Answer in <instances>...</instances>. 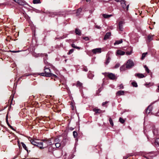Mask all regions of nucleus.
<instances>
[{
    "label": "nucleus",
    "instance_id": "4d7b16f0",
    "mask_svg": "<svg viewBox=\"0 0 159 159\" xmlns=\"http://www.w3.org/2000/svg\"><path fill=\"white\" fill-rule=\"evenodd\" d=\"M128 157H127L126 158H125V159H126V158H128Z\"/></svg>",
    "mask_w": 159,
    "mask_h": 159
},
{
    "label": "nucleus",
    "instance_id": "7c9ffc66",
    "mask_svg": "<svg viewBox=\"0 0 159 159\" xmlns=\"http://www.w3.org/2000/svg\"><path fill=\"white\" fill-rule=\"evenodd\" d=\"M109 121L110 122V124L112 126H113L114 125L113 121L111 118H110L109 119Z\"/></svg>",
    "mask_w": 159,
    "mask_h": 159
},
{
    "label": "nucleus",
    "instance_id": "58836bf2",
    "mask_svg": "<svg viewBox=\"0 0 159 159\" xmlns=\"http://www.w3.org/2000/svg\"><path fill=\"white\" fill-rule=\"evenodd\" d=\"M88 76L89 78L92 79L93 78V75H92L91 76V75L90 74H89L88 75Z\"/></svg>",
    "mask_w": 159,
    "mask_h": 159
},
{
    "label": "nucleus",
    "instance_id": "4be33fe9",
    "mask_svg": "<svg viewBox=\"0 0 159 159\" xmlns=\"http://www.w3.org/2000/svg\"><path fill=\"white\" fill-rule=\"evenodd\" d=\"M21 143L22 144V146L23 148L26 150L27 152H28V150L27 147H26L25 144H24L23 142H21Z\"/></svg>",
    "mask_w": 159,
    "mask_h": 159
},
{
    "label": "nucleus",
    "instance_id": "9d476101",
    "mask_svg": "<svg viewBox=\"0 0 159 159\" xmlns=\"http://www.w3.org/2000/svg\"><path fill=\"white\" fill-rule=\"evenodd\" d=\"M125 53V52L121 50H117L116 52V55H123Z\"/></svg>",
    "mask_w": 159,
    "mask_h": 159
},
{
    "label": "nucleus",
    "instance_id": "09e8293b",
    "mask_svg": "<svg viewBox=\"0 0 159 159\" xmlns=\"http://www.w3.org/2000/svg\"><path fill=\"white\" fill-rule=\"evenodd\" d=\"M8 125L10 126V127L11 128V129H13L12 127L9 124H8Z\"/></svg>",
    "mask_w": 159,
    "mask_h": 159
},
{
    "label": "nucleus",
    "instance_id": "0eeeda50",
    "mask_svg": "<svg viewBox=\"0 0 159 159\" xmlns=\"http://www.w3.org/2000/svg\"><path fill=\"white\" fill-rule=\"evenodd\" d=\"M30 142L33 145L36 146L37 144L38 140L36 139H33L30 137L28 138Z\"/></svg>",
    "mask_w": 159,
    "mask_h": 159
},
{
    "label": "nucleus",
    "instance_id": "6e6d98bb",
    "mask_svg": "<svg viewBox=\"0 0 159 159\" xmlns=\"http://www.w3.org/2000/svg\"><path fill=\"white\" fill-rule=\"evenodd\" d=\"M15 2H16V0H14Z\"/></svg>",
    "mask_w": 159,
    "mask_h": 159
},
{
    "label": "nucleus",
    "instance_id": "7ed1b4c3",
    "mask_svg": "<svg viewBox=\"0 0 159 159\" xmlns=\"http://www.w3.org/2000/svg\"><path fill=\"white\" fill-rule=\"evenodd\" d=\"M50 70H49V72H47V71H44L43 72H42L41 73H39V75L44 76H47V77H50L52 76V74L50 72Z\"/></svg>",
    "mask_w": 159,
    "mask_h": 159
},
{
    "label": "nucleus",
    "instance_id": "a878e982",
    "mask_svg": "<svg viewBox=\"0 0 159 159\" xmlns=\"http://www.w3.org/2000/svg\"><path fill=\"white\" fill-rule=\"evenodd\" d=\"M71 46H72V47H73V48H76V49H80V47H78L77 46L75 45L74 44H72Z\"/></svg>",
    "mask_w": 159,
    "mask_h": 159
},
{
    "label": "nucleus",
    "instance_id": "2eb2a0df",
    "mask_svg": "<svg viewBox=\"0 0 159 159\" xmlns=\"http://www.w3.org/2000/svg\"><path fill=\"white\" fill-rule=\"evenodd\" d=\"M93 111L95 112V113L96 114L97 113H100L102 112V111H101L100 109H96L94 108L93 109Z\"/></svg>",
    "mask_w": 159,
    "mask_h": 159
},
{
    "label": "nucleus",
    "instance_id": "f3484780",
    "mask_svg": "<svg viewBox=\"0 0 159 159\" xmlns=\"http://www.w3.org/2000/svg\"><path fill=\"white\" fill-rule=\"evenodd\" d=\"M124 94V92L123 91H120L117 92V95L118 96L123 95Z\"/></svg>",
    "mask_w": 159,
    "mask_h": 159
},
{
    "label": "nucleus",
    "instance_id": "bb28decb",
    "mask_svg": "<svg viewBox=\"0 0 159 159\" xmlns=\"http://www.w3.org/2000/svg\"><path fill=\"white\" fill-rule=\"evenodd\" d=\"M155 143L156 145L159 146V138L157 139H156Z\"/></svg>",
    "mask_w": 159,
    "mask_h": 159
},
{
    "label": "nucleus",
    "instance_id": "2f4dec72",
    "mask_svg": "<svg viewBox=\"0 0 159 159\" xmlns=\"http://www.w3.org/2000/svg\"><path fill=\"white\" fill-rule=\"evenodd\" d=\"M120 65L119 63H117L115 65V66L114 67V68L117 69L120 66Z\"/></svg>",
    "mask_w": 159,
    "mask_h": 159
},
{
    "label": "nucleus",
    "instance_id": "e433bc0d",
    "mask_svg": "<svg viewBox=\"0 0 159 159\" xmlns=\"http://www.w3.org/2000/svg\"><path fill=\"white\" fill-rule=\"evenodd\" d=\"M73 51H74V49H70L69 51L68 54H69V55L71 54V53H72L73 52Z\"/></svg>",
    "mask_w": 159,
    "mask_h": 159
},
{
    "label": "nucleus",
    "instance_id": "f03ea898",
    "mask_svg": "<svg viewBox=\"0 0 159 159\" xmlns=\"http://www.w3.org/2000/svg\"><path fill=\"white\" fill-rule=\"evenodd\" d=\"M43 140L44 148L47 147L48 145L52 144L51 139H45Z\"/></svg>",
    "mask_w": 159,
    "mask_h": 159
},
{
    "label": "nucleus",
    "instance_id": "b1692460",
    "mask_svg": "<svg viewBox=\"0 0 159 159\" xmlns=\"http://www.w3.org/2000/svg\"><path fill=\"white\" fill-rule=\"evenodd\" d=\"M41 2L40 0H33V3L34 4L40 3Z\"/></svg>",
    "mask_w": 159,
    "mask_h": 159
},
{
    "label": "nucleus",
    "instance_id": "39448f33",
    "mask_svg": "<svg viewBox=\"0 0 159 159\" xmlns=\"http://www.w3.org/2000/svg\"><path fill=\"white\" fill-rule=\"evenodd\" d=\"M125 23V22L124 20L120 21L118 24V29L120 31L123 30V26Z\"/></svg>",
    "mask_w": 159,
    "mask_h": 159
},
{
    "label": "nucleus",
    "instance_id": "37998d69",
    "mask_svg": "<svg viewBox=\"0 0 159 159\" xmlns=\"http://www.w3.org/2000/svg\"><path fill=\"white\" fill-rule=\"evenodd\" d=\"M50 67H47L46 66H45V69L44 70H50Z\"/></svg>",
    "mask_w": 159,
    "mask_h": 159
},
{
    "label": "nucleus",
    "instance_id": "4468645a",
    "mask_svg": "<svg viewBox=\"0 0 159 159\" xmlns=\"http://www.w3.org/2000/svg\"><path fill=\"white\" fill-rule=\"evenodd\" d=\"M111 35V33L110 32H107V33L105 35V36L104 38V39L105 40H106L107 39H109L110 36Z\"/></svg>",
    "mask_w": 159,
    "mask_h": 159
},
{
    "label": "nucleus",
    "instance_id": "5fc2aeb1",
    "mask_svg": "<svg viewBox=\"0 0 159 159\" xmlns=\"http://www.w3.org/2000/svg\"><path fill=\"white\" fill-rule=\"evenodd\" d=\"M83 70H86V68H84Z\"/></svg>",
    "mask_w": 159,
    "mask_h": 159
},
{
    "label": "nucleus",
    "instance_id": "a18cd8bd",
    "mask_svg": "<svg viewBox=\"0 0 159 159\" xmlns=\"http://www.w3.org/2000/svg\"><path fill=\"white\" fill-rule=\"evenodd\" d=\"M144 68L145 70H149L148 67L146 66V65H144Z\"/></svg>",
    "mask_w": 159,
    "mask_h": 159
},
{
    "label": "nucleus",
    "instance_id": "ddd939ff",
    "mask_svg": "<svg viewBox=\"0 0 159 159\" xmlns=\"http://www.w3.org/2000/svg\"><path fill=\"white\" fill-rule=\"evenodd\" d=\"M107 76L111 80H114L116 78L115 75L112 73H110L108 74Z\"/></svg>",
    "mask_w": 159,
    "mask_h": 159
},
{
    "label": "nucleus",
    "instance_id": "ea45409f",
    "mask_svg": "<svg viewBox=\"0 0 159 159\" xmlns=\"http://www.w3.org/2000/svg\"><path fill=\"white\" fill-rule=\"evenodd\" d=\"M108 102L107 101H106L105 102H103L102 103V105L103 106H104L106 104H107V103H108Z\"/></svg>",
    "mask_w": 159,
    "mask_h": 159
},
{
    "label": "nucleus",
    "instance_id": "8fccbe9b",
    "mask_svg": "<svg viewBox=\"0 0 159 159\" xmlns=\"http://www.w3.org/2000/svg\"><path fill=\"white\" fill-rule=\"evenodd\" d=\"M13 96L12 97H10V98L11 99V101H12V100H13Z\"/></svg>",
    "mask_w": 159,
    "mask_h": 159
},
{
    "label": "nucleus",
    "instance_id": "5701e85b",
    "mask_svg": "<svg viewBox=\"0 0 159 159\" xmlns=\"http://www.w3.org/2000/svg\"><path fill=\"white\" fill-rule=\"evenodd\" d=\"M76 85L77 87H81L82 86V83L80 82L79 81H78Z\"/></svg>",
    "mask_w": 159,
    "mask_h": 159
},
{
    "label": "nucleus",
    "instance_id": "423d86ee",
    "mask_svg": "<svg viewBox=\"0 0 159 159\" xmlns=\"http://www.w3.org/2000/svg\"><path fill=\"white\" fill-rule=\"evenodd\" d=\"M15 2L21 6H24L27 5V3L25 1L22 0H16Z\"/></svg>",
    "mask_w": 159,
    "mask_h": 159
},
{
    "label": "nucleus",
    "instance_id": "f704fd0d",
    "mask_svg": "<svg viewBox=\"0 0 159 159\" xmlns=\"http://www.w3.org/2000/svg\"><path fill=\"white\" fill-rule=\"evenodd\" d=\"M55 146L56 148H59L61 146L60 143H55Z\"/></svg>",
    "mask_w": 159,
    "mask_h": 159
},
{
    "label": "nucleus",
    "instance_id": "aec40b11",
    "mask_svg": "<svg viewBox=\"0 0 159 159\" xmlns=\"http://www.w3.org/2000/svg\"><path fill=\"white\" fill-rule=\"evenodd\" d=\"M122 42H123V41H122V39H121L119 40H117L114 43V45H115L116 44H119L120 43H122Z\"/></svg>",
    "mask_w": 159,
    "mask_h": 159
},
{
    "label": "nucleus",
    "instance_id": "a19ab883",
    "mask_svg": "<svg viewBox=\"0 0 159 159\" xmlns=\"http://www.w3.org/2000/svg\"><path fill=\"white\" fill-rule=\"evenodd\" d=\"M132 53V51L130 52H126V54L127 55H131Z\"/></svg>",
    "mask_w": 159,
    "mask_h": 159
},
{
    "label": "nucleus",
    "instance_id": "412c9836",
    "mask_svg": "<svg viewBox=\"0 0 159 159\" xmlns=\"http://www.w3.org/2000/svg\"><path fill=\"white\" fill-rule=\"evenodd\" d=\"M111 58L110 57H107L106 61L105 62V64L106 65H107L109 63V62L111 60Z\"/></svg>",
    "mask_w": 159,
    "mask_h": 159
},
{
    "label": "nucleus",
    "instance_id": "1a4fd4ad",
    "mask_svg": "<svg viewBox=\"0 0 159 159\" xmlns=\"http://www.w3.org/2000/svg\"><path fill=\"white\" fill-rule=\"evenodd\" d=\"M92 52L94 54L100 53L102 52V48H96L92 50Z\"/></svg>",
    "mask_w": 159,
    "mask_h": 159
},
{
    "label": "nucleus",
    "instance_id": "864d4df0",
    "mask_svg": "<svg viewBox=\"0 0 159 159\" xmlns=\"http://www.w3.org/2000/svg\"><path fill=\"white\" fill-rule=\"evenodd\" d=\"M18 144H19V141H18Z\"/></svg>",
    "mask_w": 159,
    "mask_h": 159
},
{
    "label": "nucleus",
    "instance_id": "f257e3e1",
    "mask_svg": "<svg viewBox=\"0 0 159 159\" xmlns=\"http://www.w3.org/2000/svg\"><path fill=\"white\" fill-rule=\"evenodd\" d=\"M126 68L127 69H130L134 65V63L131 59L129 60L127 62L126 64Z\"/></svg>",
    "mask_w": 159,
    "mask_h": 159
},
{
    "label": "nucleus",
    "instance_id": "473e14b6",
    "mask_svg": "<svg viewBox=\"0 0 159 159\" xmlns=\"http://www.w3.org/2000/svg\"><path fill=\"white\" fill-rule=\"evenodd\" d=\"M132 84L133 86L136 87L138 86L137 83L135 82H133L132 83Z\"/></svg>",
    "mask_w": 159,
    "mask_h": 159
},
{
    "label": "nucleus",
    "instance_id": "c03bdc74",
    "mask_svg": "<svg viewBox=\"0 0 159 159\" xmlns=\"http://www.w3.org/2000/svg\"><path fill=\"white\" fill-rule=\"evenodd\" d=\"M10 52H11L13 53H16V52H19L20 51H10Z\"/></svg>",
    "mask_w": 159,
    "mask_h": 159
},
{
    "label": "nucleus",
    "instance_id": "603ef678",
    "mask_svg": "<svg viewBox=\"0 0 159 159\" xmlns=\"http://www.w3.org/2000/svg\"><path fill=\"white\" fill-rule=\"evenodd\" d=\"M86 1L88 2H90V0H86Z\"/></svg>",
    "mask_w": 159,
    "mask_h": 159
},
{
    "label": "nucleus",
    "instance_id": "9b49d317",
    "mask_svg": "<svg viewBox=\"0 0 159 159\" xmlns=\"http://www.w3.org/2000/svg\"><path fill=\"white\" fill-rule=\"evenodd\" d=\"M50 15L51 16H54L55 15H59L60 16H63V14L61 12H52L50 13Z\"/></svg>",
    "mask_w": 159,
    "mask_h": 159
},
{
    "label": "nucleus",
    "instance_id": "393cba45",
    "mask_svg": "<svg viewBox=\"0 0 159 159\" xmlns=\"http://www.w3.org/2000/svg\"><path fill=\"white\" fill-rule=\"evenodd\" d=\"M151 111V107L148 106L146 110V112L147 113L149 114V113H150Z\"/></svg>",
    "mask_w": 159,
    "mask_h": 159
},
{
    "label": "nucleus",
    "instance_id": "dca6fc26",
    "mask_svg": "<svg viewBox=\"0 0 159 159\" xmlns=\"http://www.w3.org/2000/svg\"><path fill=\"white\" fill-rule=\"evenodd\" d=\"M135 75L137 76L139 78H143L145 77V76L143 74L140 73L136 74Z\"/></svg>",
    "mask_w": 159,
    "mask_h": 159
},
{
    "label": "nucleus",
    "instance_id": "72a5a7b5",
    "mask_svg": "<svg viewBox=\"0 0 159 159\" xmlns=\"http://www.w3.org/2000/svg\"><path fill=\"white\" fill-rule=\"evenodd\" d=\"M60 142V140L58 138H56L54 140V143H59Z\"/></svg>",
    "mask_w": 159,
    "mask_h": 159
},
{
    "label": "nucleus",
    "instance_id": "de8ad7c7",
    "mask_svg": "<svg viewBox=\"0 0 159 159\" xmlns=\"http://www.w3.org/2000/svg\"><path fill=\"white\" fill-rule=\"evenodd\" d=\"M124 66H125L123 65V66H122L120 67V70H121L122 69H123V67H124Z\"/></svg>",
    "mask_w": 159,
    "mask_h": 159
},
{
    "label": "nucleus",
    "instance_id": "cd10ccee",
    "mask_svg": "<svg viewBox=\"0 0 159 159\" xmlns=\"http://www.w3.org/2000/svg\"><path fill=\"white\" fill-rule=\"evenodd\" d=\"M147 52L143 53L142 54V57H141V59L142 60L145 57V56L147 55Z\"/></svg>",
    "mask_w": 159,
    "mask_h": 159
},
{
    "label": "nucleus",
    "instance_id": "6e6552de",
    "mask_svg": "<svg viewBox=\"0 0 159 159\" xmlns=\"http://www.w3.org/2000/svg\"><path fill=\"white\" fill-rule=\"evenodd\" d=\"M36 146L39 147L40 149H42L44 148V146L43 140L40 141V142H39V141L37 142V145Z\"/></svg>",
    "mask_w": 159,
    "mask_h": 159
},
{
    "label": "nucleus",
    "instance_id": "c756f323",
    "mask_svg": "<svg viewBox=\"0 0 159 159\" xmlns=\"http://www.w3.org/2000/svg\"><path fill=\"white\" fill-rule=\"evenodd\" d=\"M73 135L74 136V137L75 138H76L77 137V136L78 135V134L77 132L75 131H74L73 132Z\"/></svg>",
    "mask_w": 159,
    "mask_h": 159
},
{
    "label": "nucleus",
    "instance_id": "a211bd4d",
    "mask_svg": "<svg viewBox=\"0 0 159 159\" xmlns=\"http://www.w3.org/2000/svg\"><path fill=\"white\" fill-rule=\"evenodd\" d=\"M75 32L76 34H78L79 35H80L81 34V31L79 29L76 28L75 30Z\"/></svg>",
    "mask_w": 159,
    "mask_h": 159
},
{
    "label": "nucleus",
    "instance_id": "3c124183",
    "mask_svg": "<svg viewBox=\"0 0 159 159\" xmlns=\"http://www.w3.org/2000/svg\"><path fill=\"white\" fill-rule=\"evenodd\" d=\"M147 72L148 73H149L150 72V70H146Z\"/></svg>",
    "mask_w": 159,
    "mask_h": 159
},
{
    "label": "nucleus",
    "instance_id": "6ab92c4d",
    "mask_svg": "<svg viewBox=\"0 0 159 159\" xmlns=\"http://www.w3.org/2000/svg\"><path fill=\"white\" fill-rule=\"evenodd\" d=\"M102 16L105 18H109L112 16V15H107L106 14H103L102 15Z\"/></svg>",
    "mask_w": 159,
    "mask_h": 159
},
{
    "label": "nucleus",
    "instance_id": "c85d7f7f",
    "mask_svg": "<svg viewBox=\"0 0 159 159\" xmlns=\"http://www.w3.org/2000/svg\"><path fill=\"white\" fill-rule=\"evenodd\" d=\"M119 121L121 123L123 124L124 123L125 120L121 117H120L119 119Z\"/></svg>",
    "mask_w": 159,
    "mask_h": 159
},
{
    "label": "nucleus",
    "instance_id": "79ce46f5",
    "mask_svg": "<svg viewBox=\"0 0 159 159\" xmlns=\"http://www.w3.org/2000/svg\"><path fill=\"white\" fill-rule=\"evenodd\" d=\"M119 87H120V89H123V86L122 84H120L119 86Z\"/></svg>",
    "mask_w": 159,
    "mask_h": 159
},
{
    "label": "nucleus",
    "instance_id": "20e7f679",
    "mask_svg": "<svg viewBox=\"0 0 159 159\" xmlns=\"http://www.w3.org/2000/svg\"><path fill=\"white\" fill-rule=\"evenodd\" d=\"M120 2L122 7L124 10H126L127 11H128V10L129 5H128L126 6L125 4L126 2L124 0L121 1Z\"/></svg>",
    "mask_w": 159,
    "mask_h": 159
},
{
    "label": "nucleus",
    "instance_id": "c9c22d12",
    "mask_svg": "<svg viewBox=\"0 0 159 159\" xmlns=\"http://www.w3.org/2000/svg\"><path fill=\"white\" fill-rule=\"evenodd\" d=\"M81 11H82V9L80 8H79L77 10V14H79L80 13Z\"/></svg>",
    "mask_w": 159,
    "mask_h": 159
},
{
    "label": "nucleus",
    "instance_id": "49530a36",
    "mask_svg": "<svg viewBox=\"0 0 159 159\" xmlns=\"http://www.w3.org/2000/svg\"><path fill=\"white\" fill-rule=\"evenodd\" d=\"M95 28L98 29H100L101 28V27L99 26H98L97 25H96L95 26Z\"/></svg>",
    "mask_w": 159,
    "mask_h": 159
},
{
    "label": "nucleus",
    "instance_id": "f8f14e48",
    "mask_svg": "<svg viewBox=\"0 0 159 159\" xmlns=\"http://www.w3.org/2000/svg\"><path fill=\"white\" fill-rule=\"evenodd\" d=\"M154 36V35H149L148 36L147 41L148 42H150L153 39V38Z\"/></svg>",
    "mask_w": 159,
    "mask_h": 159
},
{
    "label": "nucleus",
    "instance_id": "4c0bfd02",
    "mask_svg": "<svg viewBox=\"0 0 159 159\" xmlns=\"http://www.w3.org/2000/svg\"><path fill=\"white\" fill-rule=\"evenodd\" d=\"M83 39L85 41H88L89 40V38L88 37H83Z\"/></svg>",
    "mask_w": 159,
    "mask_h": 159
}]
</instances>
